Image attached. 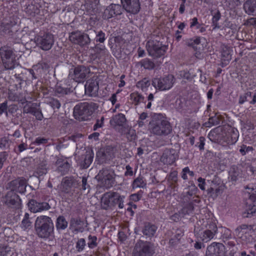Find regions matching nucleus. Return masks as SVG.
Wrapping results in <instances>:
<instances>
[{
    "instance_id": "49",
    "label": "nucleus",
    "mask_w": 256,
    "mask_h": 256,
    "mask_svg": "<svg viewBox=\"0 0 256 256\" xmlns=\"http://www.w3.org/2000/svg\"><path fill=\"white\" fill-rule=\"evenodd\" d=\"M204 137H200L199 139L200 144L198 145V148L200 150H202L204 148Z\"/></svg>"
},
{
    "instance_id": "5",
    "label": "nucleus",
    "mask_w": 256,
    "mask_h": 256,
    "mask_svg": "<svg viewBox=\"0 0 256 256\" xmlns=\"http://www.w3.org/2000/svg\"><path fill=\"white\" fill-rule=\"evenodd\" d=\"M147 50L150 55L159 57L164 55L167 50V47L162 45L158 41L150 40L146 44Z\"/></svg>"
},
{
    "instance_id": "12",
    "label": "nucleus",
    "mask_w": 256,
    "mask_h": 256,
    "mask_svg": "<svg viewBox=\"0 0 256 256\" xmlns=\"http://www.w3.org/2000/svg\"><path fill=\"white\" fill-rule=\"evenodd\" d=\"M69 38L72 42L80 45H84L90 42L88 36L80 32H72Z\"/></svg>"
},
{
    "instance_id": "27",
    "label": "nucleus",
    "mask_w": 256,
    "mask_h": 256,
    "mask_svg": "<svg viewBox=\"0 0 256 256\" xmlns=\"http://www.w3.org/2000/svg\"><path fill=\"white\" fill-rule=\"evenodd\" d=\"M230 60L231 55L228 50H227L222 53V66L228 64Z\"/></svg>"
},
{
    "instance_id": "3",
    "label": "nucleus",
    "mask_w": 256,
    "mask_h": 256,
    "mask_svg": "<svg viewBox=\"0 0 256 256\" xmlns=\"http://www.w3.org/2000/svg\"><path fill=\"white\" fill-rule=\"evenodd\" d=\"M175 82V78L172 74H168L162 78H154L152 81V84L156 89L166 91L170 90Z\"/></svg>"
},
{
    "instance_id": "48",
    "label": "nucleus",
    "mask_w": 256,
    "mask_h": 256,
    "mask_svg": "<svg viewBox=\"0 0 256 256\" xmlns=\"http://www.w3.org/2000/svg\"><path fill=\"white\" fill-rule=\"evenodd\" d=\"M46 142V139L44 138H36L34 143L36 144L37 145H39L42 144H44Z\"/></svg>"
},
{
    "instance_id": "29",
    "label": "nucleus",
    "mask_w": 256,
    "mask_h": 256,
    "mask_svg": "<svg viewBox=\"0 0 256 256\" xmlns=\"http://www.w3.org/2000/svg\"><path fill=\"white\" fill-rule=\"evenodd\" d=\"M130 96V100L135 104H138L144 99V98L142 96L136 92L131 94Z\"/></svg>"
},
{
    "instance_id": "32",
    "label": "nucleus",
    "mask_w": 256,
    "mask_h": 256,
    "mask_svg": "<svg viewBox=\"0 0 256 256\" xmlns=\"http://www.w3.org/2000/svg\"><path fill=\"white\" fill-rule=\"evenodd\" d=\"M138 86L142 90H144L150 85V82L146 78H144L139 82L138 84Z\"/></svg>"
},
{
    "instance_id": "61",
    "label": "nucleus",
    "mask_w": 256,
    "mask_h": 256,
    "mask_svg": "<svg viewBox=\"0 0 256 256\" xmlns=\"http://www.w3.org/2000/svg\"><path fill=\"white\" fill-rule=\"evenodd\" d=\"M36 116L38 120H40L42 118V115L40 112H37L35 113Z\"/></svg>"
},
{
    "instance_id": "22",
    "label": "nucleus",
    "mask_w": 256,
    "mask_h": 256,
    "mask_svg": "<svg viewBox=\"0 0 256 256\" xmlns=\"http://www.w3.org/2000/svg\"><path fill=\"white\" fill-rule=\"evenodd\" d=\"M126 121L124 114H120L112 117L110 120V124L112 126H122Z\"/></svg>"
},
{
    "instance_id": "43",
    "label": "nucleus",
    "mask_w": 256,
    "mask_h": 256,
    "mask_svg": "<svg viewBox=\"0 0 256 256\" xmlns=\"http://www.w3.org/2000/svg\"><path fill=\"white\" fill-rule=\"evenodd\" d=\"M56 92L60 94H66L68 92V90L66 88H62L61 86L57 85L56 88Z\"/></svg>"
},
{
    "instance_id": "40",
    "label": "nucleus",
    "mask_w": 256,
    "mask_h": 256,
    "mask_svg": "<svg viewBox=\"0 0 256 256\" xmlns=\"http://www.w3.org/2000/svg\"><path fill=\"white\" fill-rule=\"evenodd\" d=\"M142 65L146 68H151L153 67L154 64L148 60H144L142 62Z\"/></svg>"
},
{
    "instance_id": "17",
    "label": "nucleus",
    "mask_w": 256,
    "mask_h": 256,
    "mask_svg": "<svg viewBox=\"0 0 256 256\" xmlns=\"http://www.w3.org/2000/svg\"><path fill=\"white\" fill-rule=\"evenodd\" d=\"M85 92L90 96H96L98 90V84L96 80H88L84 86Z\"/></svg>"
},
{
    "instance_id": "64",
    "label": "nucleus",
    "mask_w": 256,
    "mask_h": 256,
    "mask_svg": "<svg viewBox=\"0 0 256 256\" xmlns=\"http://www.w3.org/2000/svg\"><path fill=\"white\" fill-rule=\"evenodd\" d=\"M249 169L252 174L256 173V168H254L250 166Z\"/></svg>"
},
{
    "instance_id": "11",
    "label": "nucleus",
    "mask_w": 256,
    "mask_h": 256,
    "mask_svg": "<svg viewBox=\"0 0 256 256\" xmlns=\"http://www.w3.org/2000/svg\"><path fill=\"white\" fill-rule=\"evenodd\" d=\"M224 187V186L220 182V180L216 178L212 182L210 188L208 189V194L210 196L214 199L222 193Z\"/></svg>"
},
{
    "instance_id": "39",
    "label": "nucleus",
    "mask_w": 256,
    "mask_h": 256,
    "mask_svg": "<svg viewBox=\"0 0 256 256\" xmlns=\"http://www.w3.org/2000/svg\"><path fill=\"white\" fill-rule=\"evenodd\" d=\"M31 223L28 219L24 218L22 222V227L24 230L28 228L30 226Z\"/></svg>"
},
{
    "instance_id": "35",
    "label": "nucleus",
    "mask_w": 256,
    "mask_h": 256,
    "mask_svg": "<svg viewBox=\"0 0 256 256\" xmlns=\"http://www.w3.org/2000/svg\"><path fill=\"white\" fill-rule=\"evenodd\" d=\"M106 40L105 34L102 31L99 32L96 34V42H104Z\"/></svg>"
},
{
    "instance_id": "4",
    "label": "nucleus",
    "mask_w": 256,
    "mask_h": 256,
    "mask_svg": "<svg viewBox=\"0 0 256 256\" xmlns=\"http://www.w3.org/2000/svg\"><path fill=\"white\" fill-rule=\"evenodd\" d=\"M246 192L249 194V198L246 200L243 216L250 217L256 212V191L254 189L248 188Z\"/></svg>"
},
{
    "instance_id": "33",
    "label": "nucleus",
    "mask_w": 256,
    "mask_h": 256,
    "mask_svg": "<svg viewBox=\"0 0 256 256\" xmlns=\"http://www.w3.org/2000/svg\"><path fill=\"white\" fill-rule=\"evenodd\" d=\"M194 176V172L190 171L188 167H186L183 168L182 171V178L184 180L188 178V176Z\"/></svg>"
},
{
    "instance_id": "25",
    "label": "nucleus",
    "mask_w": 256,
    "mask_h": 256,
    "mask_svg": "<svg viewBox=\"0 0 256 256\" xmlns=\"http://www.w3.org/2000/svg\"><path fill=\"white\" fill-rule=\"evenodd\" d=\"M156 230V228L154 225L148 224L145 226V228L143 230L144 234L150 236H153Z\"/></svg>"
},
{
    "instance_id": "10",
    "label": "nucleus",
    "mask_w": 256,
    "mask_h": 256,
    "mask_svg": "<svg viewBox=\"0 0 256 256\" xmlns=\"http://www.w3.org/2000/svg\"><path fill=\"white\" fill-rule=\"evenodd\" d=\"M98 176L99 178L103 176L102 182L104 186L106 188L112 187L114 184L116 174L112 170H102L99 172Z\"/></svg>"
},
{
    "instance_id": "59",
    "label": "nucleus",
    "mask_w": 256,
    "mask_h": 256,
    "mask_svg": "<svg viewBox=\"0 0 256 256\" xmlns=\"http://www.w3.org/2000/svg\"><path fill=\"white\" fill-rule=\"evenodd\" d=\"M184 10H185L184 4L182 3L180 6L179 12L180 13L182 14L184 12Z\"/></svg>"
},
{
    "instance_id": "24",
    "label": "nucleus",
    "mask_w": 256,
    "mask_h": 256,
    "mask_svg": "<svg viewBox=\"0 0 256 256\" xmlns=\"http://www.w3.org/2000/svg\"><path fill=\"white\" fill-rule=\"evenodd\" d=\"M244 8L248 14H253L256 12V7L254 4H252L251 0L246 1L244 4Z\"/></svg>"
},
{
    "instance_id": "50",
    "label": "nucleus",
    "mask_w": 256,
    "mask_h": 256,
    "mask_svg": "<svg viewBox=\"0 0 256 256\" xmlns=\"http://www.w3.org/2000/svg\"><path fill=\"white\" fill-rule=\"evenodd\" d=\"M247 24L256 27V18H252L248 19L247 21Z\"/></svg>"
},
{
    "instance_id": "54",
    "label": "nucleus",
    "mask_w": 256,
    "mask_h": 256,
    "mask_svg": "<svg viewBox=\"0 0 256 256\" xmlns=\"http://www.w3.org/2000/svg\"><path fill=\"white\" fill-rule=\"evenodd\" d=\"M198 24V19L196 18H194L192 20L190 27L192 28L196 26Z\"/></svg>"
},
{
    "instance_id": "56",
    "label": "nucleus",
    "mask_w": 256,
    "mask_h": 256,
    "mask_svg": "<svg viewBox=\"0 0 256 256\" xmlns=\"http://www.w3.org/2000/svg\"><path fill=\"white\" fill-rule=\"evenodd\" d=\"M18 148H19V150L20 152H23L24 150H26L27 148V146H26V144H20L18 146Z\"/></svg>"
},
{
    "instance_id": "18",
    "label": "nucleus",
    "mask_w": 256,
    "mask_h": 256,
    "mask_svg": "<svg viewBox=\"0 0 256 256\" xmlns=\"http://www.w3.org/2000/svg\"><path fill=\"white\" fill-rule=\"evenodd\" d=\"M28 206L31 212H40L50 208L48 204L46 202L39 203L34 200H31L28 204Z\"/></svg>"
},
{
    "instance_id": "26",
    "label": "nucleus",
    "mask_w": 256,
    "mask_h": 256,
    "mask_svg": "<svg viewBox=\"0 0 256 256\" xmlns=\"http://www.w3.org/2000/svg\"><path fill=\"white\" fill-rule=\"evenodd\" d=\"M247 226L246 225H242L238 228L236 230V234L239 238L244 240L246 236H244L246 234L247 232Z\"/></svg>"
},
{
    "instance_id": "41",
    "label": "nucleus",
    "mask_w": 256,
    "mask_h": 256,
    "mask_svg": "<svg viewBox=\"0 0 256 256\" xmlns=\"http://www.w3.org/2000/svg\"><path fill=\"white\" fill-rule=\"evenodd\" d=\"M126 137L130 140H132L136 138V132L134 130H130L126 134Z\"/></svg>"
},
{
    "instance_id": "44",
    "label": "nucleus",
    "mask_w": 256,
    "mask_h": 256,
    "mask_svg": "<svg viewBox=\"0 0 256 256\" xmlns=\"http://www.w3.org/2000/svg\"><path fill=\"white\" fill-rule=\"evenodd\" d=\"M50 104L54 108H59L60 107V104L57 100H52Z\"/></svg>"
},
{
    "instance_id": "36",
    "label": "nucleus",
    "mask_w": 256,
    "mask_h": 256,
    "mask_svg": "<svg viewBox=\"0 0 256 256\" xmlns=\"http://www.w3.org/2000/svg\"><path fill=\"white\" fill-rule=\"evenodd\" d=\"M166 156L165 154H164L162 156L161 158V160L162 161H163L164 162H166L168 164H172L175 158L174 156H171L170 158H166Z\"/></svg>"
},
{
    "instance_id": "30",
    "label": "nucleus",
    "mask_w": 256,
    "mask_h": 256,
    "mask_svg": "<svg viewBox=\"0 0 256 256\" xmlns=\"http://www.w3.org/2000/svg\"><path fill=\"white\" fill-rule=\"evenodd\" d=\"M202 41H205V39L204 38H196L188 40L187 44L188 46L196 48V46L200 44Z\"/></svg>"
},
{
    "instance_id": "28",
    "label": "nucleus",
    "mask_w": 256,
    "mask_h": 256,
    "mask_svg": "<svg viewBox=\"0 0 256 256\" xmlns=\"http://www.w3.org/2000/svg\"><path fill=\"white\" fill-rule=\"evenodd\" d=\"M56 226L58 229L64 230L68 226V222L64 216H60L57 219Z\"/></svg>"
},
{
    "instance_id": "53",
    "label": "nucleus",
    "mask_w": 256,
    "mask_h": 256,
    "mask_svg": "<svg viewBox=\"0 0 256 256\" xmlns=\"http://www.w3.org/2000/svg\"><path fill=\"white\" fill-rule=\"evenodd\" d=\"M6 160V158L3 154H0V169L2 167L4 162Z\"/></svg>"
},
{
    "instance_id": "34",
    "label": "nucleus",
    "mask_w": 256,
    "mask_h": 256,
    "mask_svg": "<svg viewBox=\"0 0 256 256\" xmlns=\"http://www.w3.org/2000/svg\"><path fill=\"white\" fill-rule=\"evenodd\" d=\"M252 150L253 148L252 146H246L242 145L240 146V152L242 155L244 156L248 152H252Z\"/></svg>"
},
{
    "instance_id": "38",
    "label": "nucleus",
    "mask_w": 256,
    "mask_h": 256,
    "mask_svg": "<svg viewBox=\"0 0 256 256\" xmlns=\"http://www.w3.org/2000/svg\"><path fill=\"white\" fill-rule=\"evenodd\" d=\"M87 154L86 156L88 158H86L84 160V162L87 165V166H88L92 162L93 160V156L92 155L90 152H86Z\"/></svg>"
},
{
    "instance_id": "31",
    "label": "nucleus",
    "mask_w": 256,
    "mask_h": 256,
    "mask_svg": "<svg viewBox=\"0 0 256 256\" xmlns=\"http://www.w3.org/2000/svg\"><path fill=\"white\" fill-rule=\"evenodd\" d=\"M146 186V183L142 178H138L132 183L133 188H143Z\"/></svg>"
},
{
    "instance_id": "45",
    "label": "nucleus",
    "mask_w": 256,
    "mask_h": 256,
    "mask_svg": "<svg viewBox=\"0 0 256 256\" xmlns=\"http://www.w3.org/2000/svg\"><path fill=\"white\" fill-rule=\"evenodd\" d=\"M104 121V118L102 117L100 120H98L94 126V130L102 127Z\"/></svg>"
},
{
    "instance_id": "52",
    "label": "nucleus",
    "mask_w": 256,
    "mask_h": 256,
    "mask_svg": "<svg viewBox=\"0 0 256 256\" xmlns=\"http://www.w3.org/2000/svg\"><path fill=\"white\" fill-rule=\"evenodd\" d=\"M126 172H125L126 175L132 176L133 174V172L132 168L130 166H126Z\"/></svg>"
},
{
    "instance_id": "46",
    "label": "nucleus",
    "mask_w": 256,
    "mask_h": 256,
    "mask_svg": "<svg viewBox=\"0 0 256 256\" xmlns=\"http://www.w3.org/2000/svg\"><path fill=\"white\" fill-rule=\"evenodd\" d=\"M220 14L219 12H217L212 17V22L215 24V27H217L216 22L220 20Z\"/></svg>"
},
{
    "instance_id": "20",
    "label": "nucleus",
    "mask_w": 256,
    "mask_h": 256,
    "mask_svg": "<svg viewBox=\"0 0 256 256\" xmlns=\"http://www.w3.org/2000/svg\"><path fill=\"white\" fill-rule=\"evenodd\" d=\"M217 230V227L214 224H210L208 229L204 232L200 236V238L204 242H208L212 239Z\"/></svg>"
},
{
    "instance_id": "9",
    "label": "nucleus",
    "mask_w": 256,
    "mask_h": 256,
    "mask_svg": "<svg viewBox=\"0 0 256 256\" xmlns=\"http://www.w3.org/2000/svg\"><path fill=\"white\" fill-rule=\"evenodd\" d=\"M206 256H225V246L218 242H212L207 247Z\"/></svg>"
},
{
    "instance_id": "57",
    "label": "nucleus",
    "mask_w": 256,
    "mask_h": 256,
    "mask_svg": "<svg viewBox=\"0 0 256 256\" xmlns=\"http://www.w3.org/2000/svg\"><path fill=\"white\" fill-rule=\"evenodd\" d=\"M130 198L132 200L138 201L140 200V196L137 194H133L131 195Z\"/></svg>"
},
{
    "instance_id": "1",
    "label": "nucleus",
    "mask_w": 256,
    "mask_h": 256,
    "mask_svg": "<svg viewBox=\"0 0 256 256\" xmlns=\"http://www.w3.org/2000/svg\"><path fill=\"white\" fill-rule=\"evenodd\" d=\"M150 132L157 135H166L172 130L170 122L160 114L156 115L150 122Z\"/></svg>"
},
{
    "instance_id": "62",
    "label": "nucleus",
    "mask_w": 256,
    "mask_h": 256,
    "mask_svg": "<svg viewBox=\"0 0 256 256\" xmlns=\"http://www.w3.org/2000/svg\"><path fill=\"white\" fill-rule=\"evenodd\" d=\"M147 117V114L146 113H142L140 116V119L141 120H144Z\"/></svg>"
},
{
    "instance_id": "16",
    "label": "nucleus",
    "mask_w": 256,
    "mask_h": 256,
    "mask_svg": "<svg viewBox=\"0 0 256 256\" xmlns=\"http://www.w3.org/2000/svg\"><path fill=\"white\" fill-rule=\"evenodd\" d=\"M238 137L239 132L237 129L234 128L228 127V133L224 138V140L228 144H232L238 141Z\"/></svg>"
},
{
    "instance_id": "7",
    "label": "nucleus",
    "mask_w": 256,
    "mask_h": 256,
    "mask_svg": "<svg viewBox=\"0 0 256 256\" xmlns=\"http://www.w3.org/2000/svg\"><path fill=\"white\" fill-rule=\"evenodd\" d=\"M124 198V196H121L114 192H107L104 194L101 198L102 207L106 210L116 203V199L122 200Z\"/></svg>"
},
{
    "instance_id": "6",
    "label": "nucleus",
    "mask_w": 256,
    "mask_h": 256,
    "mask_svg": "<svg viewBox=\"0 0 256 256\" xmlns=\"http://www.w3.org/2000/svg\"><path fill=\"white\" fill-rule=\"evenodd\" d=\"M152 250L147 242H138L135 245L132 252V256H152Z\"/></svg>"
},
{
    "instance_id": "15",
    "label": "nucleus",
    "mask_w": 256,
    "mask_h": 256,
    "mask_svg": "<svg viewBox=\"0 0 256 256\" xmlns=\"http://www.w3.org/2000/svg\"><path fill=\"white\" fill-rule=\"evenodd\" d=\"M89 73L88 68L84 66H78L74 70L73 79L78 82H82Z\"/></svg>"
},
{
    "instance_id": "14",
    "label": "nucleus",
    "mask_w": 256,
    "mask_h": 256,
    "mask_svg": "<svg viewBox=\"0 0 256 256\" xmlns=\"http://www.w3.org/2000/svg\"><path fill=\"white\" fill-rule=\"evenodd\" d=\"M124 8L128 12L138 13L140 8L138 0H121Z\"/></svg>"
},
{
    "instance_id": "42",
    "label": "nucleus",
    "mask_w": 256,
    "mask_h": 256,
    "mask_svg": "<svg viewBox=\"0 0 256 256\" xmlns=\"http://www.w3.org/2000/svg\"><path fill=\"white\" fill-rule=\"evenodd\" d=\"M198 186L202 190H205V180L202 178H199L198 180Z\"/></svg>"
},
{
    "instance_id": "8",
    "label": "nucleus",
    "mask_w": 256,
    "mask_h": 256,
    "mask_svg": "<svg viewBox=\"0 0 256 256\" xmlns=\"http://www.w3.org/2000/svg\"><path fill=\"white\" fill-rule=\"evenodd\" d=\"M0 55L6 69H12L14 68L15 61L11 50H6L4 48H0Z\"/></svg>"
},
{
    "instance_id": "55",
    "label": "nucleus",
    "mask_w": 256,
    "mask_h": 256,
    "mask_svg": "<svg viewBox=\"0 0 256 256\" xmlns=\"http://www.w3.org/2000/svg\"><path fill=\"white\" fill-rule=\"evenodd\" d=\"M110 101L112 105L114 104L116 102V94H113L110 98Z\"/></svg>"
},
{
    "instance_id": "19",
    "label": "nucleus",
    "mask_w": 256,
    "mask_h": 256,
    "mask_svg": "<svg viewBox=\"0 0 256 256\" xmlns=\"http://www.w3.org/2000/svg\"><path fill=\"white\" fill-rule=\"evenodd\" d=\"M121 14V8L118 4H112L107 7L104 14V18L109 19L115 15Z\"/></svg>"
},
{
    "instance_id": "58",
    "label": "nucleus",
    "mask_w": 256,
    "mask_h": 256,
    "mask_svg": "<svg viewBox=\"0 0 256 256\" xmlns=\"http://www.w3.org/2000/svg\"><path fill=\"white\" fill-rule=\"evenodd\" d=\"M119 202L118 206L120 208H124V199L122 200L116 199V202Z\"/></svg>"
},
{
    "instance_id": "13",
    "label": "nucleus",
    "mask_w": 256,
    "mask_h": 256,
    "mask_svg": "<svg viewBox=\"0 0 256 256\" xmlns=\"http://www.w3.org/2000/svg\"><path fill=\"white\" fill-rule=\"evenodd\" d=\"M38 44L40 45L42 50H47L51 48L54 44V40L53 35L46 34L38 38Z\"/></svg>"
},
{
    "instance_id": "2",
    "label": "nucleus",
    "mask_w": 256,
    "mask_h": 256,
    "mask_svg": "<svg viewBox=\"0 0 256 256\" xmlns=\"http://www.w3.org/2000/svg\"><path fill=\"white\" fill-rule=\"evenodd\" d=\"M50 219L46 216H40L36 218L35 227L38 236L42 238L48 236L51 231Z\"/></svg>"
},
{
    "instance_id": "60",
    "label": "nucleus",
    "mask_w": 256,
    "mask_h": 256,
    "mask_svg": "<svg viewBox=\"0 0 256 256\" xmlns=\"http://www.w3.org/2000/svg\"><path fill=\"white\" fill-rule=\"evenodd\" d=\"M213 90L212 89H210L208 94H207V97L208 99H211L212 98V94H213Z\"/></svg>"
},
{
    "instance_id": "63",
    "label": "nucleus",
    "mask_w": 256,
    "mask_h": 256,
    "mask_svg": "<svg viewBox=\"0 0 256 256\" xmlns=\"http://www.w3.org/2000/svg\"><path fill=\"white\" fill-rule=\"evenodd\" d=\"M2 141L4 142V147L8 146H9L8 141L6 140V138H4L3 139H2Z\"/></svg>"
},
{
    "instance_id": "37",
    "label": "nucleus",
    "mask_w": 256,
    "mask_h": 256,
    "mask_svg": "<svg viewBox=\"0 0 256 256\" xmlns=\"http://www.w3.org/2000/svg\"><path fill=\"white\" fill-rule=\"evenodd\" d=\"M86 245V242L84 238H80L78 240L76 244V248L78 250H82L84 249Z\"/></svg>"
},
{
    "instance_id": "51",
    "label": "nucleus",
    "mask_w": 256,
    "mask_h": 256,
    "mask_svg": "<svg viewBox=\"0 0 256 256\" xmlns=\"http://www.w3.org/2000/svg\"><path fill=\"white\" fill-rule=\"evenodd\" d=\"M6 104L4 102L0 105V114L4 112L6 110Z\"/></svg>"
},
{
    "instance_id": "21",
    "label": "nucleus",
    "mask_w": 256,
    "mask_h": 256,
    "mask_svg": "<svg viewBox=\"0 0 256 256\" xmlns=\"http://www.w3.org/2000/svg\"><path fill=\"white\" fill-rule=\"evenodd\" d=\"M226 114H216V115L210 118L208 123H206L205 125L207 127H211L213 126L218 125L220 124H224L226 120Z\"/></svg>"
},
{
    "instance_id": "47",
    "label": "nucleus",
    "mask_w": 256,
    "mask_h": 256,
    "mask_svg": "<svg viewBox=\"0 0 256 256\" xmlns=\"http://www.w3.org/2000/svg\"><path fill=\"white\" fill-rule=\"evenodd\" d=\"M89 239H91L92 241L88 244V246L90 248H93L94 246H96V237H95V236H94V237L89 236Z\"/></svg>"
},
{
    "instance_id": "23",
    "label": "nucleus",
    "mask_w": 256,
    "mask_h": 256,
    "mask_svg": "<svg viewBox=\"0 0 256 256\" xmlns=\"http://www.w3.org/2000/svg\"><path fill=\"white\" fill-rule=\"evenodd\" d=\"M92 114V107L89 104H84L80 106L79 114L82 116L83 118L91 115Z\"/></svg>"
}]
</instances>
